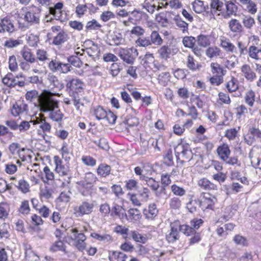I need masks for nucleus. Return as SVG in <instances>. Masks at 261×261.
<instances>
[{
	"label": "nucleus",
	"mask_w": 261,
	"mask_h": 261,
	"mask_svg": "<svg viewBox=\"0 0 261 261\" xmlns=\"http://www.w3.org/2000/svg\"><path fill=\"white\" fill-rule=\"evenodd\" d=\"M209 196L208 194L202 193L199 199L195 200L203 211L206 209L213 210V206L217 201V199L215 197L212 198Z\"/></svg>",
	"instance_id": "1"
},
{
	"label": "nucleus",
	"mask_w": 261,
	"mask_h": 261,
	"mask_svg": "<svg viewBox=\"0 0 261 261\" xmlns=\"http://www.w3.org/2000/svg\"><path fill=\"white\" fill-rule=\"evenodd\" d=\"M38 102L40 110L43 112L51 111L57 107V105L54 100L45 95H40Z\"/></svg>",
	"instance_id": "2"
},
{
	"label": "nucleus",
	"mask_w": 261,
	"mask_h": 261,
	"mask_svg": "<svg viewBox=\"0 0 261 261\" xmlns=\"http://www.w3.org/2000/svg\"><path fill=\"white\" fill-rule=\"evenodd\" d=\"M66 81V88L69 95L79 94L83 89L84 83L79 79H72Z\"/></svg>",
	"instance_id": "3"
},
{
	"label": "nucleus",
	"mask_w": 261,
	"mask_h": 261,
	"mask_svg": "<svg viewBox=\"0 0 261 261\" xmlns=\"http://www.w3.org/2000/svg\"><path fill=\"white\" fill-rule=\"evenodd\" d=\"M180 231L187 236H192L189 239L190 245H193L198 243L201 239L200 233L190 228L189 225L184 224L180 227Z\"/></svg>",
	"instance_id": "4"
},
{
	"label": "nucleus",
	"mask_w": 261,
	"mask_h": 261,
	"mask_svg": "<svg viewBox=\"0 0 261 261\" xmlns=\"http://www.w3.org/2000/svg\"><path fill=\"white\" fill-rule=\"evenodd\" d=\"M138 55V53L137 49L134 48L122 49L119 53V56L121 59L129 64H133Z\"/></svg>",
	"instance_id": "5"
},
{
	"label": "nucleus",
	"mask_w": 261,
	"mask_h": 261,
	"mask_svg": "<svg viewBox=\"0 0 261 261\" xmlns=\"http://www.w3.org/2000/svg\"><path fill=\"white\" fill-rule=\"evenodd\" d=\"M48 67L53 72H60L63 73H67L72 69L71 66L68 63H63L56 60L51 61Z\"/></svg>",
	"instance_id": "6"
},
{
	"label": "nucleus",
	"mask_w": 261,
	"mask_h": 261,
	"mask_svg": "<svg viewBox=\"0 0 261 261\" xmlns=\"http://www.w3.org/2000/svg\"><path fill=\"white\" fill-rule=\"evenodd\" d=\"M178 222H174L170 223V231L166 235V239L169 243H173L179 239V234L178 229L180 231V227Z\"/></svg>",
	"instance_id": "7"
},
{
	"label": "nucleus",
	"mask_w": 261,
	"mask_h": 261,
	"mask_svg": "<svg viewBox=\"0 0 261 261\" xmlns=\"http://www.w3.org/2000/svg\"><path fill=\"white\" fill-rule=\"evenodd\" d=\"M70 232L73 233V238L70 237V239L74 241V245L79 251H83L86 248L85 241L86 239V236L83 233H78L76 228L71 229Z\"/></svg>",
	"instance_id": "8"
},
{
	"label": "nucleus",
	"mask_w": 261,
	"mask_h": 261,
	"mask_svg": "<svg viewBox=\"0 0 261 261\" xmlns=\"http://www.w3.org/2000/svg\"><path fill=\"white\" fill-rule=\"evenodd\" d=\"M178 51V48L173 45H164L158 50V53L162 59L167 60L171 56L175 55Z\"/></svg>",
	"instance_id": "9"
},
{
	"label": "nucleus",
	"mask_w": 261,
	"mask_h": 261,
	"mask_svg": "<svg viewBox=\"0 0 261 261\" xmlns=\"http://www.w3.org/2000/svg\"><path fill=\"white\" fill-rule=\"evenodd\" d=\"M174 150L182 154V156L189 161L192 159V152L190 145L188 143L178 144L174 148Z\"/></svg>",
	"instance_id": "10"
},
{
	"label": "nucleus",
	"mask_w": 261,
	"mask_h": 261,
	"mask_svg": "<svg viewBox=\"0 0 261 261\" xmlns=\"http://www.w3.org/2000/svg\"><path fill=\"white\" fill-rule=\"evenodd\" d=\"M110 215L112 217H117L121 220H128L125 210L118 204L114 203L111 210Z\"/></svg>",
	"instance_id": "11"
},
{
	"label": "nucleus",
	"mask_w": 261,
	"mask_h": 261,
	"mask_svg": "<svg viewBox=\"0 0 261 261\" xmlns=\"http://www.w3.org/2000/svg\"><path fill=\"white\" fill-rule=\"evenodd\" d=\"M14 31V27L10 19L8 17L3 18L0 22V33L6 32L12 33Z\"/></svg>",
	"instance_id": "12"
},
{
	"label": "nucleus",
	"mask_w": 261,
	"mask_h": 261,
	"mask_svg": "<svg viewBox=\"0 0 261 261\" xmlns=\"http://www.w3.org/2000/svg\"><path fill=\"white\" fill-rule=\"evenodd\" d=\"M144 15H146L145 12L137 9H134L132 11H129L128 21L133 24H136L142 20Z\"/></svg>",
	"instance_id": "13"
},
{
	"label": "nucleus",
	"mask_w": 261,
	"mask_h": 261,
	"mask_svg": "<svg viewBox=\"0 0 261 261\" xmlns=\"http://www.w3.org/2000/svg\"><path fill=\"white\" fill-rule=\"evenodd\" d=\"M107 111L101 106H98L91 108L90 113L98 120L105 119Z\"/></svg>",
	"instance_id": "14"
},
{
	"label": "nucleus",
	"mask_w": 261,
	"mask_h": 261,
	"mask_svg": "<svg viewBox=\"0 0 261 261\" xmlns=\"http://www.w3.org/2000/svg\"><path fill=\"white\" fill-rule=\"evenodd\" d=\"M217 152L220 159L224 161L230 154V150L227 144H223L219 146L217 149Z\"/></svg>",
	"instance_id": "15"
},
{
	"label": "nucleus",
	"mask_w": 261,
	"mask_h": 261,
	"mask_svg": "<svg viewBox=\"0 0 261 261\" xmlns=\"http://www.w3.org/2000/svg\"><path fill=\"white\" fill-rule=\"evenodd\" d=\"M94 204L91 203L84 201L79 206L77 212L79 213V216H82L84 215H89L93 211Z\"/></svg>",
	"instance_id": "16"
},
{
	"label": "nucleus",
	"mask_w": 261,
	"mask_h": 261,
	"mask_svg": "<svg viewBox=\"0 0 261 261\" xmlns=\"http://www.w3.org/2000/svg\"><path fill=\"white\" fill-rule=\"evenodd\" d=\"M224 8V3L221 0H211L209 12L214 15L217 11H221Z\"/></svg>",
	"instance_id": "17"
},
{
	"label": "nucleus",
	"mask_w": 261,
	"mask_h": 261,
	"mask_svg": "<svg viewBox=\"0 0 261 261\" xmlns=\"http://www.w3.org/2000/svg\"><path fill=\"white\" fill-rule=\"evenodd\" d=\"M63 7V4L58 2L54 7L49 8V13L53 15L57 20H59L62 16V9Z\"/></svg>",
	"instance_id": "18"
},
{
	"label": "nucleus",
	"mask_w": 261,
	"mask_h": 261,
	"mask_svg": "<svg viewBox=\"0 0 261 261\" xmlns=\"http://www.w3.org/2000/svg\"><path fill=\"white\" fill-rule=\"evenodd\" d=\"M193 10L196 13H201L203 11L209 12V7L208 5L204 6L203 2L200 0H195L192 3Z\"/></svg>",
	"instance_id": "19"
},
{
	"label": "nucleus",
	"mask_w": 261,
	"mask_h": 261,
	"mask_svg": "<svg viewBox=\"0 0 261 261\" xmlns=\"http://www.w3.org/2000/svg\"><path fill=\"white\" fill-rule=\"evenodd\" d=\"M108 257L110 261H125L127 255L120 251H109Z\"/></svg>",
	"instance_id": "20"
},
{
	"label": "nucleus",
	"mask_w": 261,
	"mask_h": 261,
	"mask_svg": "<svg viewBox=\"0 0 261 261\" xmlns=\"http://www.w3.org/2000/svg\"><path fill=\"white\" fill-rule=\"evenodd\" d=\"M241 71L243 73L244 77L248 81H252L256 77L255 73L248 64H244L242 66Z\"/></svg>",
	"instance_id": "21"
},
{
	"label": "nucleus",
	"mask_w": 261,
	"mask_h": 261,
	"mask_svg": "<svg viewBox=\"0 0 261 261\" xmlns=\"http://www.w3.org/2000/svg\"><path fill=\"white\" fill-rule=\"evenodd\" d=\"M158 214V210L155 203L149 205L148 209L143 210V214L145 218L148 219H153Z\"/></svg>",
	"instance_id": "22"
},
{
	"label": "nucleus",
	"mask_w": 261,
	"mask_h": 261,
	"mask_svg": "<svg viewBox=\"0 0 261 261\" xmlns=\"http://www.w3.org/2000/svg\"><path fill=\"white\" fill-rule=\"evenodd\" d=\"M249 57L255 60H261V48H258L254 45H251L248 49Z\"/></svg>",
	"instance_id": "23"
},
{
	"label": "nucleus",
	"mask_w": 261,
	"mask_h": 261,
	"mask_svg": "<svg viewBox=\"0 0 261 261\" xmlns=\"http://www.w3.org/2000/svg\"><path fill=\"white\" fill-rule=\"evenodd\" d=\"M226 9V14L224 16V18H228L231 15H236L238 11V6L231 1L226 2L225 3Z\"/></svg>",
	"instance_id": "24"
},
{
	"label": "nucleus",
	"mask_w": 261,
	"mask_h": 261,
	"mask_svg": "<svg viewBox=\"0 0 261 261\" xmlns=\"http://www.w3.org/2000/svg\"><path fill=\"white\" fill-rule=\"evenodd\" d=\"M109 39L110 42L108 43L110 45H119L122 40V34L120 33L113 32L110 35Z\"/></svg>",
	"instance_id": "25"
},
{
	"label": "nucleus",
	"mask_w": 261,
	"mask_h": 261,
	"mask_svg": "<svg viewBox=\"0 0 261 261\" xmlns=\"http://www.w3.org/2000/svg\"><path fill=\"white\" fill-rule=\"evenodd\" d=\"M24 19L29 23H38L39 22V15L38 13L30 11L25 13Z\"/></svg>",
	"instance_id": "26"
},
{
	"label": "nucleus",
	"mask_w": 261,
	"mask_h": 261,
	"mask_svg": "<svg viewBox=\"0 0 261 261\" xmlns=\"http://www.w3.org/2000/svg\"><path fill=\"white\" fill-rule=\"evenodd\" d=\"M27 110V105L22 103L18 105L17 103H16L13 105V108L11 110V113L13 116H17L19 114L26 111Z\"/></svg>",
	"instance_id": "27"
},
{
	"label": "nucleus",
	"mask_w": 261,
	"mask_h": 261,
	"mask_svg": "<svg viewBox=\"0 0 261 261\" xmlns=\"http://www.w3.org/2000/svg\"><path fill=\"white\" fill-rule=\"evenodd\" d=\"M68 38V35L66 33L61 31L54 38L53 44L56 45H61L66 42Z\"/></svg>",
	"instance_id": "28"
},
{
	"label": "nucleus",
	"mask_w": 261,
	"mask_h": 261,
	"mask_svg": "<svg viewBox=\"0 0 261 261\" xmlns=\"http://www.w3.org/2000/svg\"><path fill=\"white\" fill-rule=\"evenodd\" d=\"M66 246L61 240H58L50 246L49 250L53 252L62 251L66 252Z\"/></svg>",
	"instance_id": "29"
},
{
	"label": "nucleus",
	"mask_w": 261,
	"mask_h": 261,
	"mask_svg": "<svg viewBox=\"0 0 261 261\" xmlns=\"http://www.w3.org/2000/svg\"><path fill=\"white\" fill-rule=\"evenodd\" d=\"M230 30L234 33H240L243 30V26L236 19H232L229 22Z\"/></svg>",
	"instance_id": "30"
},
{
	"label": "nucleus",
	"mask_w": 261,
	"mask_h": 261,
	"mask_svg": "<svg viewBox=\"0 0 261 261\" xmlns=\"http://www.w3.org/2000/svg\"><path fill=\"white\" fill-rule=\"evenodd\" d=\"M111 169V168L109 165L100 164L97 169V172L98 175L106 177L110 174Z\"/></svg>",
	"instance_id": "31"
},
{
	"label": "nucleus",
	"mask_w": 261,
	"mask_h": 261,
	"mask_svg": "<svg viewBox=\"0 0 261 261\" xmlns=\"http://www.w3.org/2000/svg\"><path fill=\"white\" fill-rule=\"evenodd\" d=\"M199 185L201 188L206 190H217V186L213 183L210 182L206 178H203L199 181Z\"/></svg>",
	"instance_id": "32"
},
{
	"label": "nucleus",
	"mask_w": 261,
	"mask_h": 261,
	"mask_svg": "<svg viewBox=\"0 0 261 261\" xmlns=\"http://www.w3.org/2000/svg\"><path fill=\"white\" fill-rule=\"evenodd\" d=\"M47 80L49 81L50 85L53 86V88H56L59 90L63 88V86L62 84L55 75L50 74H48Z\"/></svg>",
	"instance_id": "33"
},
{
	"label": "nucleus",
	"mask_w": 261,
	"mask_h": 261,
	"mask_svg": "<svg viewBox=\"0 0 261 261\" xmlns=\"http://www.w3.org/2000/svg\"><path fill=\"white\" fill-rule=\"evenodd\" d=\"M196 42L199 46L203 47H206L210 44L209 37L203 34H200L197 36Z\"/></svg>",
	"instance_id": "34"
},
{
	"label": "nucleus",
	"mask_w": 261,
	"mask_h": 261,
	"mask_svg": "<svg viewBox=\"0 0 261 261\" xmlns=\"http://www.w3.org/2000/svg\"><path fill=\"white\" fill-rule=\"evenodd\" d=\"M101 27L102 25L96 19H93L87 22L86 25V30L87 31L97 30H99Z\"/></svg>",
	"instance_id": "35"
},
{
	"label": "nucleus",
	"mask_w": 261,
	"mask_h": 261,
	"mask_svg": "<svg viewBox=\"0 0 261 261\" xmlns=\"http://www.w3.org/2000/svg\"><path fill=\"white\" fill-rule=\"evenodd\" d=\"M186 65L187 67L193 71H195L197 69H199L201 66L199 64H196L193 57L191 55H189L188 56Z\"/></svg>",
	"instance_id": "36"
},
{
	"label": "nucleus",
	"mask_w": 261,
	"mask_h": 261,
	"mask_svg": "<svg viewBox=\"0 0 261 261\" xmlns=\"http://www.w3.org/2000/svg\"><path fill=\"white\" fill-rule=\"evenodd\" d=\"M49 118L53 121L60 122L62 120L63 114L59 110H55L54 109L49 112Z\"/></svg>",
	"instance_id": "37"
},
{
	"label": "nucleus",
	"mask_w": 261,
	"mask_h": 261,
	"mask_svg": "<svg viewBox=\"0 0 261 261\" xmlns=\"http://www.w3.org/2000/svg\"><path fill=\"white\" fill-rule=\"evenodd\" d=\"M68 64L69 65H72L75 67L80 68L83 62L81 60V59L76 56H71L67 58V59Z\"/></svg>",
	"instance_id": "38"
},
{
	"label": "nucleus",
	"mask_w": 261,
	"mask_h": 261,
	"mask_svg": "<svg viewBox=\"0 0 261 261\" xmlns=\"http://www.w3.org/2000/svg\"><path fill=\"white\" fill-rule=\"evenodd\" d=\"M174 20L176 25L182 29L183 33L188 32V23L182 20L179 15L176 16Z\"/></svg>",
	"instance_id": "39"
},
{
	"label": "nucleus",
	"mask_w": 261,
	"mask_h": 261,
	"mask_svg": "<svg viewBox=\"0 0 261 261\" xmlns=\"http://www.w3.org/2000/svg\"><path fill=\"white\" fill-rule=\"evenodd\" d=\"M196 39L193 36H185L183 38L182 42L186 47L190 48L193 47L195 45Z\"/></svg>",
	"instance_id": "40"
},
{
	"label": "nucleus",
	"mask_w": 261,
	"mask_h": 261,
	"mask_svg": "<svg viewBox=\"0 0 261 261\" xmlns=\"http://www.w3.org/2000/svg\"><path fill=\"white\" fill-rule=\"evenodd\" d=\"M213 73H216L218 75L222 76L226 74V70H224L222 67L217 63H212L211 64Z\"/></svg>",
	"instance_id": "41"
},
{
	"label": "nucleus",
	"mask_w": 261,
	"mask_h": 261,
	"mask_svg": "<svg viewBox=\"0 0 261 261\" xmlns=\"http://www.w3.org/2000/svg\"><path fill=\"white\" fill-rule=\"evenodd\" d=\"M151 42L157 45H160L163 43V39L159 34L156 31H153L150 35Z\"/></svg>",
	"instance_id": "42"
},
{
	"label": "nucleus",
	"mask_w": 261,
	"mask_h": 261,
	"mask_svg": "<svg viewBox=\"0 0 261 261\" xmlns=\"http://www.w3.org/2000/svg\"><path fill=\"white\" fill-rule=\"evenodd\" d=\"M221 45L226 51L233 53L236 49L235 46L226 39L221 40Z\"/></svg>",
	"instance_id": "43"
},
{
	"label": "nucleus",
	"mask_w": 261,
	"mask_h": 261,
	"mask_svg": "<svg viewBox=\"0 0 261 261\" xmlns=\"http://www.w3.org/2000/svg\"><path fill=\"white\" fill-rule=\"evenodd\" d=\"M144 180L146 181V184L150 187L153 191H156L159 189L160 187L159 183L153 178L146 177Z\"/></svg>",
	"instance_id": "44"
},
{
	"label": "nucleus",
	"mask_w": 261,
	"mask_h": 261,
	"mask_svg": "<svg viewBox=\"0 0 261 261\" xmlns=\"http://www.w3.org/2000/svg\"><path fill=\"white\" fill-rule=\"evenodd\" d=\"M129 234L131 236L132 239L136 242L145 243L146 241V238L137 231H130Z\"/></svg>",
	"instance_id": "45"
},
{
	"label": "nucleus",
	"mask_w": 261,
	"mask_h": 261,
	"mask_svg": "<svg viewBox=\"0 0 261 261\" xmlns=\"http://www.w3.org/2000/svg\"><path fill=\"white\" fill-rule=\"evenodd\" d=\"M203 220L201 219L194 218L190 221V228L194 230L198 229L203 223Z\"/></svg>",
	"instance_id": "46"
},
{
	"label": "nucleus",
	"mask_w": 261,
	"mask_h": 261,
	"mask_svg": "<svg viewBox=\"0 0 261 261\" xmlns=\"http://www.w3.org/2000/svg\"><path fill=\"white\" fill-rule=\"evenodd\" d=\"M93 142L95 145L103 150H107L109 149L108 142L107 139L104 138H101L97 141L94 140Z\"/></svg>",
	"instance_id": "47"
},
{
	"label": "nucleus",
	"mask_w": 261,
	"mask_h": 261,
	"mask_svg": "<svg viewBox=\"0 0 261 261\" xmlns=\"http://www.w3.org/2000/svg\"><path fill=\"white\" fill-rule=\"evenodd\" d=\"M9 149L10 152L12 154L14 155L16 153H18L19 154V157H20V150L22 151H23L24 150V148L20 149V145H19V144H18L17 143H13L11 144H10L9 145Z\"/></svg>",
	"instance_id": "48"
},
{
	"label": "nucleus",
	"mask_w": 261,
	"mask_h": 261,
	"mask_svg": "<svg viewBox=\"0 0 261 261\" xmlns=\"http://www.w3.org/2000/svg\"><path fill=\"white\" fill-rule=\"evenodd\" d=\"M21 53L23 58L26 61V62H28L31 63H34L35 62V58L30 51L22 50Z\"/></svg>",
	"instance_id": "49"
},
{
	"label": "nucleus",
	"mask_w": 261,
	"mask_h": 261,
	"mask_svg": "<svg viewBox=\"0 0 261 261\" xmlns=\"http://www.w3.org/2000/svg\"><path fill=\"white\" fill-rule=\"evenodd\" d=\"M244 25L247 29H250L255 23L254 19L250 16H244L242 20Z\"/></svg>",
	"instance_id": "50"
},
{
	"label": "nucleus",
	"mask_w": 261,
	"mask_h": 261,
	"mask_svg": "<svg viewBox=\"0 0 261 261\" xmlns=\"http://www.w3.org/2000/svg\"><path fill=\"white\" fill-rule=\"evenodd\" d=\"M171 189L173 194L177 196H182L186 193V191L184 189L176 185H172L171 187Z\"/></svg>",
	"instance_id": "51"
},
{
	"label": "nucleus",
	"mask_w": 261,
	"mask_h": 261,
	"mask_svg": "<svg viewBox=\"0 0 261 261\" xmlns=\"http://www.w3.org/2000/svg\"><path fill=\"white\" fill-rule=\"evenodd\" d=\"M220 50L218 47H209L206 51V55L210 58L220 56Z\"/></svg>",
	"instance_id": "52"
},
{
	"label": "nucleus",
	"mask_w": 261,
	"mask_h": 261,
	"mask_svg": "<svg viewBox=\"0 0 261 261\" xmlns=\"http://www.w3.org/2000/svg\"><path fill=\"white\" fill-rule=\"evenodd\" d=\"M9 67L11 71H15L18 68V65L16 59L14 55L11 56L9 59Z\"/></svg>",
	"instance_id": "53"
},
{
	"label": "nucleus",
	"mask_w": 261,
	"mask_h": 261,
	"mask_svg": "<svg viewBox=\"0 0 261 261\" xmlns=\"http://www.w3.org/2000/svg\"><path fill=\"white\" fill-rule=\"evenodd\" d=\"M164 159L165 161L164 163L167 166H171L173 165L174 162L173 161L172 153L171 150H169L167 151V153L166 154L164 158Z\"/></svg>",
	"instance_id": "54"
},
{
	"label": "nucleus",
	"mask_w": 261,
	"mask_h": 261,
	"mask_svg": "<svg viewBox=\"0 0 261 261\" xmlns=\"http://www.w3.org/2000/svg\"><path fill=\"white\" fill-rule=\"evenodd\" d=\"M125 187L127 190H137L138 187V182L135 179H129L125 181Z\"/></svg>",
	"instance_id": "55"
},
{
	"label": "nucleus",
	"mask_w": 261,
	"mask_h": 261,
	"mask_svg": "<svg viewBox=\"0 0 261 261\" xmlns=\"http://www.w3.org/2000/svg\"><path fill=\"white\" fill-rule=\"evenodd\" d=\"M226 87L227 89L229 92H233L236 91L238 88V86L236 83L233 77L231 81L227 82L226 85Z\"/></svg>",
	"instance_id": "56"
},
{
	"label": "nucleus",
	"mask_w": 261,
	"mask_h": 261,
	"mask_svg": "<svg viewBox=\"0 0 261 261\" xmlns=\"http://www.w3.org/2000/svg\"><path fill=\"white\" fill-rule=\"evenodd\" d=\"M18 189L24 193H26L29 191V185L24 180H20L19 181Z\"/></svg>",
	"instance_id": "57"
},
{
	"label": "nucleus",
	"mask_w": 261,
	"mask_h": 261,
	"mask_svg": "<svg viewBox=\"0 0 261 261\" xmlns=\"http://www.w3.org/2000/svg\"><path fill=\"white\" fill-rule=\"evenodd\" d=\"M114 14L109 11H105L100 15V19L104 22L109 21L111 18H115Z\"/></svg>",
	"instance_id": "58"
},
{
	"label": "nucleus",
	"mask_w": 261,
	"mask_h": 261,
	"mask_svg": "<svg viewBox=\"0 0 261 261\" xmlns=\"http://www.w3.org/2000/svg\"><path fill=\"white\" fill-rule=\"evenodd\" d=\"M99 211L104 217L108 216L111 212V208L109 204L107 203L101 204L99 208Z\"/></svg>",
	"instance_id": "59"
},
{
	"label": "nucleus",
	"mask_w": 261,
	"mask_h": 261,
	"mask_svg": "<svg viewBox=\"0 0 261 261\" xmlns=\"http://www.w3.org/2000/svg\"><path fill=\"white\" fill-rule=\"evenodd\" d=\"M87 6L86 5H78L76 7L75 13L79 18L83 16L87 11Z\"/></svg>",
	"instance_id": "60"
},
{
	"label": "nucleus",
	"mask_w": 261,
	"mask_h": 261,
	"mask_svg": "<svg viewBox=\"0 0 261 261\" xmlns=\"http://www.w3.org/2000/svg\"><path fill=\"white\" fill-rule=\"evenodd\" d=\"M86 53L89 57L94 59L98 56L99 50H98L97 46H95L93 48H87Z\"/></svg>",
	"instance_id": "61"
},
{
	"label": "nucleus",
	"mask_w": 261,
	"mask_h": 261,
	"mask_svg": "<svg viewBox=\"0 0 261 261\" xmlns=\"http://www.w3.org/2000/svg\"><path fill=\"white\" fill-rule=\"evenodd\" d=\"M52 195L51 192L47 186L43 188H41L40 190V196L45 199H49Z\"/></svg>",
	"instance_id": "62"
},
{
	"label": "nucleus",
	"mask_w": 261,
	"mask_h": 261,
	"mask_svg": "<svg viewBox=\"0 0 261 261\" xmlns=\"http://www.w3.org/2000/svg\"><path fill=\"white\" fill-rule=\"evenodd\" d=\"M116 119L117 116L113 112L110 110L109 111H107L106 116L105 119H106L108 121L109 123L114 124L115 123Z\"/></svg>",
	"instance_id": "63"
},
{
	"label": "nucleus",
	"mask_w": 261,
	"mask_h": 261,
	"mask_svg": "<svg viewBox=\"0 0 261 261\" xmlns=\"http://www.w3.org/2000/svg\"><path fill=\"white\" fill-rule=\"evenodd\" d=\"M128 213L132 219L138 220L141 218L140 211L137 208H130Z\"/></svg>",
	"instance_id": "64"
}]
</instances>
